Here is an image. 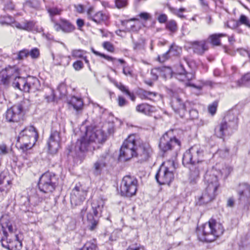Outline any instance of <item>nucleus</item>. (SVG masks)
I'll list each match as a JSON object with an SVG mask.
<instances>
[{"label":"nucleus","mask_w":250,"mask_h":250,"mask_svg":"<svg viewBox=\"0 0 250 250\" xmlns=\"http://www.w3.org/2000/svg\"><path fill=\"white\" fill-rule=\"evenodd\" d=\"M105 136L101 130H96L92 127H87L85 136L78 139L74 149L68 150V155L75 158H82L83 153L86 151H92L98 148V144L105 140Z\"/></svg>","instance_id":"1"},{"label":"nucleus","mask_w":250,"mask_h":250,"mask_svg":"<svg viewBox=\"0 0 250 250\" xmlns=\"http://www.w3.org/2000/svg\"><path fill=\"white\" fill-rule=\"evenodd\" d=\"M17 75L14 68L2 70L0 73V84L8 85L12 82L14 87L27 93H34L39 90L40 83L37 78L33 76L24 78Z\"/></svg>","instance_id":"2"},{"label":"nucleus","mask_w":250,"mask_h":250,"mask_svg":"<svg viewBox=\"0 0 250 250\" xmlns=\"http://www.w3.org/2000/svg\"><path fill=\"white\" fill-rule=\"evenodd\" d=\"M104 208V202L100 199L93 201L91 203V208L84 207L81 210L80 215L83 219L84 215L86 214L85 223L87 228L91 231L95 230L98 226L99 218L102 216Z\"/></svg>","instance_id":"3"},{"label":"nucleus","mask_w":250,"mask_h":250,"mask_svg":"<svg viewBox=\"0 0 250 250\" xmlns=\"http://www.w3.org/2000/svg\"><path fill=\"white\" fill-rule=\"evenodd\" d=\"M199 231L201 232L199 236L201 241L211 242L222 235L224 229L222 224L211 219L208 223L203 225Z\"/></svg>","instance_id":"4"},{"label":"nucleus","mask_w":250,"mask_h":250,"mask_svg":"<svg viewBox=\"0 0 250 250\" xmlns=\"http://www.w3.org/2000/svg\"><path fill=\"white\" fill-rule=\"evenodd\" d=\"M38 138V132L33 126L25 127L20 133L16 146L23 152H25L34 146Z\"/></svg>","instance_id":"5"},{"label":"nucleus","mask_w":250,"mask_h":250,"mask_svg":"<svg viewBox=\"0 0 250 250\" xmlns=\"http://www.w3.org/2000/svg\"><path fill=\"white\" fill-rule=\"evenodd\" d=\"M136 139L134 135H130L124 142L120 150L118 159L121 162L127 161L135 157Z\"/></svg>","instance_id":"6"},{"label":"nucleus","mask_w":250,"mask_h":250,"mask_svg":"<svg viewBox=\"0 0 250 250\" xmlns=\"http://www.w3.org/2000/svg\"><path fill=\"white\" fill-rule=\"evenodd\" d=\"M203 149L199 145H194L184 153L183 164L185 166H187L189 164L205 163L203 160Z\"/></svg>","instance_id":"7"},{"label":"nucleus","mask_w":250,"mask_h":250,"mask_svg":"<svg viewBox=\"0 0 250 250\" xmlns=\"http://www.w3.org/2000/svg\"><path fill=\"white\" fill-rule=\"evenodd\" d=\"M57 185V178L55 174L47 172L40 178L38 187L40 190L45 193L52 192Z\"/></svg>","instance_id":"8"},{"label":"nucleus","mask_w":250,"mask_h":250,"mask_svg":"<svg viewBox=\"0 0 250 250\" xmlns=\"http://www.w3.org/2000/svg\"><path fill=\"white\" fill-rule=\"evenodd\" d=\"M180 142L173 134V130L166 132L160 138L159 147L164 153L172 150L175 147H179Z\"/></svg>","instance_id":"9"},{"label":"nucleus","mask_w":250,"mask_h":250,"mask_svg":"<svg viewBox=\"0 0 250 250\" xmlns=\"http://www.w3.org/2000/svg\"><path fill=\"white\" fill-rule=\"evenodd\" d=\"M121 194L122 196L131 197L135 194L137 189V180L130 176H125L122 181Z\"/></svg>","instance_id":"10"},{"label":"nucleus","mask_w":250,"mask_h":250,"mask_svg":"<svg viewBox=\"0 0 250 250\" xmlns=\"http://www.w3.org/2000/svg\"><path fill=\"white\" fill-rule=\"evenodd\" d=\"M151 153L152 149L148 144L136 139L135 157L139 162L143 163L148 161Z\"/></svg>","instance_id":"11"},{"label":"nucleus","mask_w":250,"mask_h":250,"mask_svg":"<svg viewBox=\"0 0 250 250\" xmlns=\"http://www.w3.org/2000/svg\"><path fill=\"white\" fill-rule=\"evenodd\" d=\"M174 167H168L162 165L157 171L155 179L159 185H169L174 179Z\"/></svg>","instance_id":"12"},{"label":"nucleus","mask_w":250,"mask_h":250,"mask_svg":"<svg viewBox=\"0 0 250 250\" xmlns=\"http://www.w3.org/2000/svg\"><path fill=\"white\" fill-rule=\"evenodd\" d=\"M236 192L239 204L248 205L250 203V184L242 183L238 186Z\"/></svg>","instance_id":"13"},{"label":"nucleus","mask_w":250,"mask_h":250,"mask_svg":"<svg viewBox=\"0 0 250 250\" xmlns=\"http://www.w3.org/2000/svg\"><path fill=\"white\" fill-rule=\"evenodd\" d=\"M87 192V190L80 183L77 184L71 193L70 201L71 204L75 206L80 205L85 200Z\"/></svg>","instance_id":"14"},{"label":"nucleus","mask_w":250,"mask_h":250,"mask_svg":"<svg viewBox=\"0 0 250 250\" xmlns=\"http://www.w3.org/2000/svg\"><path fill=\"white\" fill-rule=\"evenodd\" d=\"M1 245L8 250H20L22 247V243L18 235H7L1 240Z\"/></svg>","instance_id":"15"},{"label":"nucleus","mask_w":250,"mask_h":250,"mask_svg":"<svg viewBox=\"0 0 250 250\" xmlns=\"http://www.w3.org/2000/svg\"><path fill=\"white\" fill-rule=\"evenodd\" d=\"M215 188L213 187H207L205 190L202 192L200 196L197 197L196 204L201 206L209 203L212 201L216 195Z\"/></svg>","instance_id":"16"},{"label":"nucleus","mask_w":250,"mask_h":250,"mask_svg":"<svg viewBox=\"0 0 250 250\" xmlns=\"http://www.w3.org/2000/svg\"><path fill=\"white\" fill-rule=\"evenodd\" d=\"M23 116V107L20 104L7 109L5 115L6 119L9 122H18L22 119Z\"/></svg>","instance_id":"17"},{"label":"nucleus","mask_w":250,"mask_h":250,"mask_svg":"<svg viewBox=\"0 0 250 250\" xmlns=\"http://www.w3.org/2000/svg\"><path fill=\"white\" fill-rule=\"evenodd\" d=\"M190 173L189 182L191 185L195 184L200 177V172L207 167L206 163H199L198 164H190Z\"/></svg>","instance_id":"18"},{"label":"nucleus","mask_w":250,"mask_h":250,"mask_svg":"<svg viewBox=\"0 0 250 250\" xmlns=\"http://www.w3.org/2000/svg\"><path fill=\"white\" fill-rule=\"evenodd\" d=\"M111 159V156L107 152L102 154L94 164L93 167L95 174L100 175L104 168L106 167Z\"/></svg>","instance_id":"19"},{"label":"nucleus","mask_w":250,"mask_h":250,"mask_svg":"<svg viewBox=\"0 0 250 250\" xmlns=\"http://www.w3.org/2000/svg\"><path fill=\"white\" fill-rule=\"evenodd\" d=\"M171 106L174 112L183 117L186 111V104L179 96H173L171 98Z\"/></svg>","instance_id":"20"},{"label":"nucleus","mask_w":250,"mask_h":250,"mask_svg":"<svg viewBox=\"0 0 250 250\" xmlns=\"http://www.w3.org/2000/svg\"><path fill=\"white\" fill-rule=\"evenodd\" d=\"M218 172L214 169L207 170L205 176L204 180L207 187H213L217 189L219 187L217 174Z\"/></svg>","instance_id":"21"},{"label":"nucleus","mask_w":250,"mask_h":250,"mask_svg":"<svg viewBox=\"0 0 250 250\" xmlns=\"http://www.w3.org/2000/svg\"><path fill=\"white\" fill-rule=\"evenodd\" d=\"M60 133L57 131H52L48 141V149L50 153L57 152L60 146Z\"/></svg>","instance_id":"22"},{"label":"nucleus","mask_w":250,"mask_h":250,"mask_svg":"<svg viewBox=\"0 0 250 250\" xmlns=\"http://www.w3.org/2000/svg\"><path fill=\"white\" fill-rule=\"evenodd\" d=\"M189 44L194 53L200 55H203L208 49L205 41L190 42Z\"/></svg>","instance_id":"23"},{"label":"nucleus","mask_w":250,"mask_h":250,"mask_svg":"<svg viewBox=\"0 0 250 250\" xmlns=\"http://www.w3.org/2000/svg\"><path fill=\"white\" fill-rule=\"evenodd\" d=\"M194 77V74L192 72H188L182 62H181L179 68V72L177 74V78L182 81H190Z\"/></svg>","instance_id":"24"},{"label":"nucleus","mask_w":250,"mask_h":250,"mask_svg":"<svg viewBox=\"0 0 250 250\" xmlns=\"http://www.w3.org/2000/svg\"><path fill=\"white\" fill-rule=\"evenodd\" d=\"M223 122L227 123L228 128L235 129L237 126L238 118L233 113L229 112L225 117Z\"/></svg>","instance_id":"25"},{"label":"nucleus","mask_w":250,"mask_h":250,"mask_svg":"<svg viewBox=\"0 0 250 250\" xmlns=\"http://www.w3.org/2000/svg\"><path fill=\"white\" fill-rule=\"evenodd\" d=\"M136 110L138 112L145 115H149L154 111V107L148 104L143 103L137 105Z\"/></svg>","instance_id":"26"},{"label":"nucleus","mask_w":250,"mask_h":250,"mask_svg":"<svg viewBox=\"0 0 250 250\" xmlns=\"http://www.w3.org/2000/svg\"><path fill=\"white\" fill-rule=\"evenodd\" d=\"M234 85H232V88L239 87L250 84V72L244 75L241 79L235 82Z\"/></svg>","instance_id":"27"},{"label":"nucleus","mask_w":250,"mask_h":250,"mask_svg":"<svg viewBox=\"0 0 250 250\" xmlns=\"http://www.w3.org/2000/svg\"><path fill=\"white\" fill-rule=\"evenodd\" d=\"M52 56L54 60V63L57 65L67 66L69 64L71 60L70 56H58L56 57L57 58L56 59L53 54H52Z\"/></svg>","instance_id":"28"},{"label":"nucleus","mask_w":250,"mask_h":250,"mask_svg":"<svg viewBox=\"0 0 250 250\" xmlns=\"http://www.w3.org/2000/svg\"><path fill=\"white\" fill-rule=\"evenodd\" d=\"M68 104L77 111L82 110L83 105L82 99L75 96L71 97V99L68 102Z\"/></svg>","instance_id":"29"},{"label":"nucleus","mask_w":250,"mask_h":250,"mask_svg":"<svg viewBox=\"0 0 250 250\" xmlns=\"http://www.w3.org/2000/svg\"><path fill=\"white\" fill-rule=\"evenodd\" d=\"M2 228L4 229L3 230L4 237H7V235H18L17 233V230L10 222H5L2 225Z\"/></svg>","instance_id":"30"},{"label":"nucleus","mask_w":250,"mask_h":250,"mask_svg":"<svg viewBox=\"0 0 250 250\" xmlns=\"http://www.w3.org/2000/svg\"><path fill=\"white\" fill-rule=\"evenodd\" d=\"M229 128L227 123L222 122L220 124L215 127V134L218 138H222L224 135H225L226 131H227Z\"/></svg>","instance_id":"31"},{"label":"nucleus","mask_w":250,"mask_h":250,"mask_svg":"<svg viewBox=\"0 0 250 250\" xmlns=\"http://www.w3.org/2000/svg\"><path fill=\"white\" fill-rule=\"evenodd\" d=\"M115 85L122 92L127 95L132 101H134L136 99L133 93L129 91L128 88L123 84L121 83L115 82Z\"/></svg>","instance_id":"32"},{"label":"nucleus","mask_w":250,"mask_h":250,"mask_svg":"<svg viewBox=\"0 0 250 250\" xmlns=\"http://www.w3.org/2000/svg\"><path fill=\"white\" fill-rule=\"evenodd\" d=\"M11 184L8 176H6L4 173H2L0 174V191L4 190V188H8V186Z\"/></svg>","instance_id":"33"},{"label":"nucleus","mask_w":250,"mask_h":250,"mask_svg":"<svg viewBox=\"0 0 250 250\" xmlns=\"http://www.w3.org/2000/svg\"><path fill=\"white\" fill-rule=\"evenodd\" d=\"M158 95V93L155 92H151L146 90H142L140 93V97L142 99H147L153 101L154 98Z\"/></svg>","instance_id":"34"},{"label":"nucleus","mask_w":250,"mask_h":250,"mask_svg":"<svg viewBox=\"0 0 250 250\" xmlns=\"http://www.w3.org/2000/svg\"><path fill=\"white\" fill-rule=\"evenodd\" d=\"M108 19V16L101 11H99L95 13L92 19L97 24H100L103 21H106Z\"/></svg>","instance_id":"35"},{"label":"nucleus","mask_w":250,"mask_h":250,"mask_svg":"<svg viewBox=\"0 0 250 250\" xmlns=\"http://www.w3.org/2000/svg\"><path fill=\"white\" fill-rule=\"evenodd\" d=\"M61 22L62 23V31L65 33H70L75 29V26L69 21L61 19Z\"/></svg>","instance_id":"36"},{"label":"nucleus","mask_w":250,"mask_h":250,"mask_svg":"<svg viewBox=\"0 0 250 250\" xmlns=\"http://www.w3.org/2000/svg\"><path fill=\"white\" fill-rule=\"evenodd\" d=\"M225 36H227V35L225 34H214L210 35L208 39L210 40V43L213 45L218 46L221 44L220 38Z\"/></svg>","instance_id":"37"},{"label":"nucleus","mask_w":250,"mask_h":250,"mask_svg":"<svg viewBox=\"0 0 250 250\" xmlns=\"http://www.w3.org/2000/svg\"><path fill=\"white\" fill-rule=\"evenodd\" d=\"M91 50H92V52L96 55L102 57L109 61H111L112 62H114L115 61L117 60L122 64H124L125 62V61L123 59H119L117 60L116 58H114L111 56L100 53V52L95 50L93 48H92Z\"/></svg>","instance_id":"38"},{"label":"nucleus","mask_w":250,"mask_h":250,"mask_svg":"<svg viewBox=\"0 0 250 250\" xmlns=\"http://www.w3.org/2000/svg\"><path fill=\"white\" fill-rule=\"evenodd\" d=\"M47 11L51 17H53L56 15H59L62 12V9L57 6H49L47 8ZM52 21L54 22L52 18Z\"/></svg>","instance_id":"39"},{"label":"nucleus","mask_w":250,"mask_h":250,"mask_svg":"<svg viewBox=\"0 0 250 250\" xmlns=\"http://www.w3.org/2000/svg\"><path fill=\"white\" fill-rule=\"evenodd\" d=\"M80 250H98V246L95 240L87 242Z\"/></svg>","instance_id":"40"},{"label":"nucleus","mask_w":250,"mask_h":250,"mask_svg":"<svg viewBox=\"0 0 250 250\" xmlns=\"http://www.w3.org/2000/svg\"><path fill=\"white\" fill-rule=\"evenodd\" d=\"M159 71V76L166 78L171 74V69L169 67L162 66L158 67Z\"/></svg>","instance_id":"41"},{"label":"nucleus","mask_w":250,"mask_h":250,"mask_svg":"<svg viewBox=\"0 0 250 250\" xmlns=\"http://www.w3.org/2000/svg\"><path fill=\"white\" fill-rule=\"evenodd\" d=\"M24 30L28 31H33L37 30L36 22L33 21H25L23 22Z\"/></svg>","instance_id":"42"},{"label":"nucleus","mask_w":250,"mask_h":250,"mask_svg":"<svg viewBox=\"0 0 250 250\" xmlns=\"http://www.w3.org/2000/svg\"><path fill=\"white\" fill-rule=\"evenodd\" d=\"M181 51L182 49L180 47L175 45H172L168 50V53L170 56H176L180 54Z\"/></svg>","instance_id":"43"},{"label":"nucleus","mask_w":250,"mask_h":250,"mask_svg":"<svg viewBox=\"0 0 250 250\" xmlns=\"http://www.w3.org/2000/svg\"><path fill=\"white\" fill-rule=\"evenodd\" d=\"M166 28L172 33L175 32L177 30V25L176 21L170 20L166 24Z\"/></svg>","instance_id":"44"},{"label":"nucleus","mask_w":250,"mask_h":250,"mask_svg":"<svg viewBox=\"0 0 250 250\" xmlns=\"http://www.w3.org/2000/svg\"><path fill=\"white\" fill-rule=\"evenodd\" d=\"M86 53V52L83 50L81 49H75L72 51L71 55L72 56L75 58H83V55Z\"/></svg>","instance_id":"45"},{"label":"nucleus","mask_w":250,"mask_h":250,"mask_svg":"<svg viewBox=\"0 0 250 250\" xmlns=\"http://www.w3.org/2000/svg\"><path fill=\"white\" fill-rule=\"evenodd\" d=\"M4 4V10H13L14 9L15 5L12 0H1Z\"/></svg>","instance_id":"46"},{"label":"nucleus","mask_w":250,"mask_h":250,"mask_svg":"<svg viewBox=\"0 0 250 250\" xmlns=\"http://www.w3.org/2000/svg\"><path fill=\"white\" fill-rule=\"evenodd\" d=\"M131 38L132 39V42L133 44V49L134 50H140L144 43V41L142 39H140L138 40V41H134V40L133 39L132 36H131Z\"/></svg>","instance_id":"47"},{"label":"nucleus","mask_w":250,"mask_h":250,"mask_svg":"<svg viewBox=\"0 0 250 250\" xmlns=\"http://www.w3.org/2000/svg\"><path fill=\"white\" fill-rule=\"evenodd\" d=\"M117 8L120 9L125 7L128 4V0H115Z\"/></svg>","instance_id":"48"},{"label":"nucleus","mask_w":250,"mask_h":250,"mask_svg":"<svg viewBox=\"0 0 250 250\" xmlns=\"http://www.w3.org/2000/svg\"><path fill=\"white\" fill-rule=\"evenodd\" d=\"M28 56V50L23 49L19 52L17 59L19 60H23Z\"/></svg>","instance_id":"49"},{"label":"nucleus","mask_w":250,"mask_h":250,"mask_svg":"<svg viewBox=\"0 0 250 250\" xmlns=\"http://www.w3.org/2000/svg\"><path fill=\"white\" fill-rule=\"evenodd\" d=\"M103 47L110 52L114 51V47L113 45L109 42H104L103 43Z\"/></svg>","instance_id":"50"},{"label":"nucleus","mask_w":250,"mask_h":250,"mask_svg":"<svg viewBox=\"0 0 250 250\" xmlns=\"http://www.w3.org/2000/svg\"><path fill=\"white\" fill-rule=\"evenodd\" d=\"M40 52L38 49L35 48L31 50H28V56H30L33 59H37L39 57Z\"/></svg>","instance_id":"51"},{"label":"nucleus","mask_w":250,"mask_h":250,"mask_svg":"<svg viewBox=\"0 0 250 250\" xmlns=\"http://www.w3.org/2000/svg\"><path fill=\"white\" fill-rule=\"evenodd\" d=\"M213 83L212 82H211L210 81H207L203 82V85H202L197 86L194 84H191L190 85L195 88H196L199 90H201L202 88L203 85H208V86H210V87H212L213 86Z\"/></svg>","instance_id":"52"},{"label":"nucleus","mask_w":250,"mask_h":250,"mask_svg":"<svg viewBox=\"0 0 250 250\" xmlns=\"http://www.w3.org/2000/svg\"><path fill=\"white\" fill-rule=\"evenodd\" d=\"M151 78L153 80L156 81L159 76V71L158 67L153 68L151 70Z\"/></svg>","instance_id":"53"},{"label":"nucleus","mask_w":250,"mask_h":250,"mask_svg":"<svg viewBox=\"0 0 250 250\" xmlns=\"http://www.w3.org/2000/svg\"><path fill=\"white\" fill-rule=\"evenodd\" d=\"M73 66L75 70L79 71L83 67V64L81 61H77L73 63Z\"/></svg>","instance_id":"54"},{"label":"nucleus","mask_w":250,"mask_h":250,"mask_svg":"<svg viewBox=\"0 0 250 250\" xmlns=\"http://www.w3.org/2000/svg\"><path fill=\"white\" fill-rule=\"evenodd\" d=\"M186 11V9L184 8H181L180 9H173V12L181 18H185V17L181 13Z\"/></svg>","instance_id":"55"},{"label":"nucleus","mask_w":250,"mask_h":250,"mask_svg":"<svg viewBox=\"0 0 250 250\" xmlns=\"http://www.w3.org/2000/svg\"><path fill=\"white\" fill-rule=\"evenodd\" d=\"M239 21L241 23L245 24L250 27V20L246 16L242 15L240 17Z\"/></svg>","instance_id":"56"},{"label":"nucleus","mask_w":250,"mask_h":250,"mask_svg":"<svg viewBox=\"0 0 250 250\" xmlns=\"http://www.w3.org/2000/svg\"><path fill=\"white\" fill-rule=\"evenodd\" d=\"M217 104L213 103L212 104L209 105L208 107V112L211 114L214 115L216 111Z\"/></svg>","instance_id":"57"},{"label":"nucleus","mask_w":250,"mask_h":250,"mask_svg":"<svg viewBox=\"0 0 250 250\" xmlns=\"http://www.w3.org/2000/svg\"><path fill=\"white\" fill-rule=\"evenodd\" d=\"M118 105L122 107L126 105L128 102L123 97L119 96L118 98Z\"/></svg>","instance_id":"58"},{"label":"nucleus","mask_w":250,"mask_h":250,"mask_svg":"<svg viewBox=\"0 0 250 250\" xmlns=\"http://www.w3.org/2000/svg\"><path fill=\"white\" fill-rule=\"evenodd\" d=\"M189 114L190 116V118L192 120H194L197 118L198 116V111L196 109H191L189 110Z\"/></svg>","instance_id":"59"},{"label":"nucleus","mask_w":250,"mask_h":250,"mask_svg":"<svg viewBox=\"0 0 250 250\" xmlns=\"http://www.w3.org/2000/svg\"><path fill=\"white\" fill-rule=\"evenodd\" d=\"M170 55L168 53V51L164 53L162 56H158V60L160 62H164L167 59H168V57H170Z\"/></svg>","instance_id":"60"},{"label":"nucleus","mask_w":250,"mask_h":250,"mask_svg":"<svg viewBox=\"0 0 250 250\" xmlns=\"http://www.w3.org/2000/svg\"><path fill=\"white\" fill-rule=\"evenodd\" d=\"M94 14H94V7L92 6L90 7L87 11V15L88 18L91 20L92 18L93 17Z\"/></svg>","instance_id":"61"},{"label":"nucleus","mask_w":250,"mask_h":250,"mask_svg":"<svg viewBox=\"0 0 250 250\" xmlns=\"http://www.w3.org/2000/svg\"><path fill=\"white\" fill-rule=\"evenodd\" d=\"M200 4H201L203 8L205 11H208L209 9V5L208 1L207 0H199Z\"/></svg>","instance_id":"62"},{"label":"nucleus","mask_w":250,"mask_h":250,"mask_svg":"<svg viewBox=\"0 0 250 250\" xmlns=\"http://www.w3.org/2000/svg\"><path fill=\"white\" fill-rule=\"evenodd\" d=\"M8 153L6 145L2 144L0 145V154H6Z\"/></svg>","instance_id":"63"},{"label":"nucleus","mask_w":250,"mask_h":250,"mask_svg":"<svg viewBox=\"0 0 250 250\" xmlns=\"http://www.w3.org/2000/svg\"><path fill=\"white\" fill-rule=\"evenodd\" d=\"M127 250H145L143 247L137 245L130 246Z\"/></svg>","instance_id":"64"}]
</instances>
